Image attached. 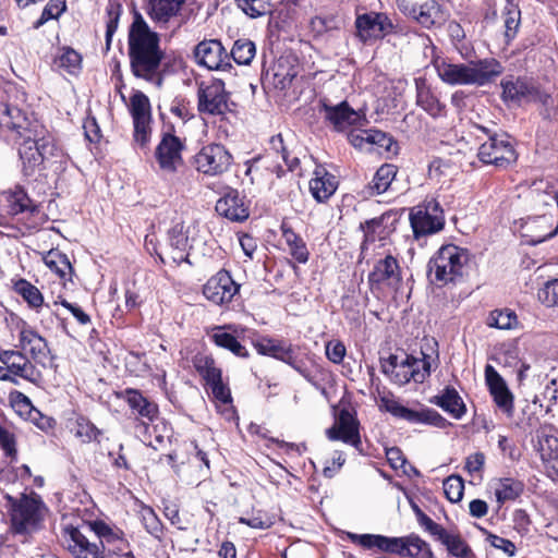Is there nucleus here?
Segmentation results:
<instances>
[{
	"label": "nucleus",
	"instance_id": "nucleus-38",
	"mask_svg": "<svg viewBox=\"0 0 558 558\" xmlns=\"http://www.w3.org/2000/svg\"><path fill=\"white\" fill-rule=\"evenodd\" d=\"M534 448L544 463L558 471V438L553 435L537 434Z\"/></svg>",
	"mask_w": 558,
	"mask_h": 558
},
{
	"label": "nucleus",
	"instance_id": "nucleus-59",
	"mask_svg": "<svg viewBox=\"0 0 558 558\" xmlns=\"http://www.w3.org/2000/svg\"><path fill=\"white\" fill-rule=\"evenodd\" d=\"M505 36L508 40L514 38L520 26V10L511 5L505 11Z\"/></svg>",
	"mask_w": 558,
	"mask_h": 558
},
{
	"label": "nucleus",
	"instance_id": "nucleus-62",
	"mask_svg": "<svg viewBox=\"0 0 558 558\" xmlns=\"http://www.w3.org/2000/svg\"><path fill=\"white\" fill-rule=\"evenodd\" d=\"M151 120H142L133 122L134 142L142 148L146 147L151 136Z\"/></svg>",
	"mask_w": 558,
	"mask_h": 558
},
{
	"label": "nucleus",
	"instance_id": "nucleus-4",
	"mask_svg": "<svg viewBox=\"0 0 558 558\" xmlns=\"http://www.w3.org/2000/svg\"><path fill=\"white\" fill-rule=\"evenodd\" d=\"M469 260L466 248L454 244L442 245L428 262L430 281L440 286L454 283L465 274Z\"/></svg>",
	"mask_w": 558,
	"mask_h": 558
},
{
	"label": "nucleus",
	"instance_id": "nucleus-29",
	"mask_svg": "<svg viewBox=\"0 0 558 558\" xmlns=\"http://www.w3.org/2000/svg\"><path fill=\"white\" fill-rule=\"evenodd\" d=\"M398 172V168L391 163L381 165L375 172L372 181L364 186L362 193L365 197L380 195L388 191Z\"/></svg>",
	"mask_w": 558,
	"mask_h": 558
},
{
	"label": "nucleus",
	"instance_id": "nucleus-45",
	"mask_svg": "<svg viewBox=\"0 0 558 558\" xmlns=\"http://www.w3.org/2000/svg\"><path fill=\"white\" fill-rule=\"evenodd\" d=\"M494 489L497 501L504 504L519 497L523 490V485L517 480L506 477L498 480Z\"/></svg>",
	"mask_w": 558,
	"mask_h": 558
},
{
	"label": "nucleus",
	"instance_id": "nucleus-63",
	"mask_svg": "<svg viewBox=\"0 0 558 558\" xmlns=\"http://www.w3.org/2000/svg\"><path fill=\"white\" fill-rule=\"evenodd\" d=\"M295 76L296 71L293 68L284 69L278 63L274 72V84L277 88L286 89L290 87Z\"/></svg>",
	"mask_w": 558,
	"mask_h": 558
},
{
	"label": "nucleus",
	"instance_id": "nucleus-19",
	"mask_svg": "<svg viewBox=\"0 0 558 558\" xmlns=\"http://www.w3.org/2000/svg\"><path fill=\"white\" fill-rule=\"evenodd\" d=\"M357 36L362 41L383 38L392 29V23L383 13L369 12L357 15L355 20Z\"/></svg>",
	"mask_w": 558,
	"mask_h": 558
},
{
	"label": "nucleus",
	"instance_id": "nucleus-17",
	"mask_svg": "<svg viewBox=\"0 0 558 558\" xmlns=\"http://www.w3.org/2000/svg\"><path fill=\"white\" fill-rule=\"evenodd\" d=\"M400 282V267L398 260L391 255L379 259L368 275V283L372 290H380L383 288L397 289Z\"/></svg>",
	"mask_w": 558,
	"mask_h": 558
},
{
	"label": "nucleus",
	"instance_id": "nucleus-34",
	"mask_svg": "<svg viewBox=\"0 0 558 558\" xmlns=\"http://www.w3.org/2000/svg\"><path fill=\"white\" fill-rule=\"evenodd\" d=\"M533 86V84H530L526 81L519 77L502 80V99L506 102H512L517 105L529 102V99L531 98L532 95L531 93Z\"/></svg>",
	"mask_w": 558,
	"mask_h": 558
},
{
	"label": "nucleus",
	"instance_id": "nucleus-9",
	"mask_svg": "<svg viewBox=\"0 0 558 558\" xmlns=\"http://www.w3.org/2000/svg\"><path fill=\"white\" fill-rule=\"evenodd\" d=\"M410 223L415 239L442 230L445 215L439 202L434 197H426L414 206L410 211Z\"/></svg>",
	"mask_w": 558,
	"mask_h": 558
},
{
	"label": "nucleus",
	"instance_id": "nucleus-6",
	"mask_svg": "<svg viewBox=\"0 0 558 558\" xmlns=\"http://www.w3.org/2000/svg\"><path fill=\"white\" fill-rule=\"evenodd\" d=\"M380 368L395 384L403 386L411 380L423 383L429 375L430 363L425 355L424 359L405 355L399 360L398 355L391 354L380 361Z\"/></svg>",
	"mask_w": 558,
	"mask_h": 558
},
{
	"label": "nucleus",
	"instance_id": "nucleus-15",
	"mask_svg": "<svg viewBox=\"0 0 558 558\" xmlns=\"http://www.w3.org/2000/svg\"><path fill=\"white\" fill-rule=\"evenodd\" d=\"M239 290L240 284L232 279L230 272L221 269L204 284L203 294L214 304L222 305L231 302Z\"/></svg>",
	"mask_w": 558,
	"mask_h": 558
},
{
	"label": "nucleus",
	"instance_id": "nucleus-5",
	"mask_svg": "<svg viewBox=\"0 0 558 558\" xmlns=\"http://www.w3.org/2000/svg\"><path fill=\"white\" fill-rule=\"evenodd\" d=\"M354 543L364 548H377L380 551L393 555H408L411 558H433L429 545L417 535L404 537H388L376 534H352Z\"/></svg>",
	"mask_w": 558,
	"mask_h": 558
},
{
	"label": "nucleus",
	"instance_id": "nucleus-37",
	"mask_svg": "<svg viewBox=\"0 0 558 558\" xmlns=\"http://www.w3.org/2000/svg\"><path fill=\"white\" fill-rule=\"evenodd\" d=\"M43 260L45 265L63 281H71L73 267L66 254L57 248H52L44 254Z\"/></svg>",
	"mask_w": 558,
	"mask_h": 558
},
{
	"label": "nucleus",
	"instance_id": "nucleus-25",
	"mask_svg": "<svg viewBox=\"0 0 558 558\" xmlns=\"http://www.w3.org/2000/svg\"><path fill=\"white\" fill-rule=\"evenodd\" d=\"M0 362L5 365L10 376H19L23 379L35 381L37 372L31 361L20 351H2Z\"/></svg>",
	"mask_w": 558,
	"mask_h": 558
},
{
	"label": "nucleus",
	"instance_id": "nucleus-49",
	"mask_svg": "<svg viewBox=\"0 0 558 558\" xmlns=\"http://www.w3.org/2000/svg\"><path fill=\"white\" fill-rule=\"evenodd\" d=\"M230 58L240 65H248L256 54V46L250 39H238L234 41Z\"/></svg>",
	"mask_w": 558,
	"mask_h": 558
},
{
	"label": "nucleus",
	"instance_id": "nucleus-11",
	"mask_svg": "<svg viewBox=\"0 0 558 558\" xmlns=\"http://www.w3.org/2000/svg\"><path fill=\"white\" fill-rule=\"evenodd\" d=\"M197 110L206 116H225L230 111L229 94L222 80L201 83L197 89Z\"/></svg>",
	"mask_w": 558,
	"mask_h": 558
},
{
	"label": "nucleus",
	"instance_id": "nucleus-22",
	"mask_svg": "<svg viewBox=\"0 0 558 558\" xmlns=\"http://www.w3.org/2000/svg\"><path fill=\"white\" fill-rule=\"evenodd\" d=\"M325 120L328 121L336 131H344L349 126L359 125L362 121V116L352 109L347 101L338 105L323 104Z\"/></svg>",
	"mask_w": 558,
	"mask_h": 558
},
{
	"label": "nucleus",
	"instance_id": "nucleus-12",
	"mask_svg": "<svg viewBox=\"0 0 558 558\" xmlns=\"http://www.w3.org/2000/svg\"><path fill=\"white\" fill-rule=\"evenodd\" d=\"M185 149V140L166 132L155 149V159L161 172L174 174L183 167L182 153Z\"/></svg>",
	"mask_w": 558,
	"mask_h": 558
},
{
	"label": "nucleus",
	"instance_id": "nucleus-32",
	"mask_svg": "<svg viewBox=\"0 0 558 558\" xmlns=\"http://www.w3.org/2000/svg\"><path fill=\"white\" fill-rule=\"evenodd\" d=\"M231 325L215 326L209 333L210 340L219 348L230 351L235 356L248 357L247 349L227 329H231Z\"/></svg>",
	"mask_w": 558,
	"mask_h": 558
},
{
	"label": "nucleus",
	"instance_id": "nucleus-13",
	"mask_svg": "<svg viewBox=\"0 0 558 558\" xmlns=\"http://www.w3.org/2000/svg\"><path fill=\"white\" fill-rule=\"evenodd\" d=\"M381 407L385 411L398 418H402L412 424H425L438 428H446L450 423L440 415L436 410L423 408L421 410H412L395 399L381 398Z\"/></svg>",
	"mask_w": 558,
	"mask_h": 558
},
{
	"label": "nucleus",
	"instance_id": "nucleus-58",
	"mask_svg": "<svg viewBox=\"0 0 558 558\" xmlns=\"http://www.w3.org/2000/svg\"><path fill=\"white\" fill-rule=\"evenodd\" d=\"M64 10V0H49L41 12L39 20L36 22V27L41 26L49 20L58 19Z\"/></svg>",
	"mask_w": 558,
	"mask_h": 558
},
{
	"label": "nucleus",
	"instance_id": "nucleus-16",
	"mask_svg": "<svg viewBox=\"0 0 558 558\" xmlns=\"http://www.w3.org/2000/svg\"><path fill=\"white\" fill-rule=\"evenodd\" d=\"M253 345L257 353L279 360L299 372L302 376L307 378L305 369H303L296 361V356L291 344L284 340H279L270 337H260L253 341Z\"/></svg>",
	"mask_w": 558,
	"mask_h": 558
},
{
	"label": "nucleus",
	"instance_id": "nucleus-10",
	"mask_svg": "<svg viewBox=\"0 0 558 558\" xmlns=\"http://www.w3.org/2000/svg\"><path fill=\"white\" fill-rule=\"evenodd\" d=\"M233 162L230 151L221 144H207L193 157L195 169L205 175L217 177L227 172Z\"/></svg>",
	"mask_w": 558,
	"mask_h": 558
},
{
	"label": "nucleus",
	"instance_id": "nucleus-41",
	"mask_svg": "<svg viewBox=\"0 0 558 558\" xmlns=\"http://www.w3.org/2000/svg\"><path fill=\"white\" fill-rule=\"evenodd\" d=\"M4 195L9 210L12 215H19L24 211L33 213L36 210V206L33 205L32 199L20 185H15L13 189L5 191Z\"/></svg>",
	"mask_w": 558,
	"mask_h": 558
},
{
	"label": "nucleus",
	"instance_id": "nucleus-24",
	"mask_svg": "<svg viewBox=\"0 0 558 558\" xmlns=\"http://www.w3.org/2000/svg\"><path fill=\"white\" fill-rule=\"evenodd\" d=\"M215 209L220 216L236 222H242L250 216L248 207L236 190H229L220 197Z\"/></svg>",
	"mask_w": 558,
	"mask_h": 558
},
{
	"label": "nucleus",
	"instance_id": "nucleus-31",
	"mask_svg": "<svg viewBox=\"0 0 558 558\" xmlns=\"http://www.w3.org/2000/svg\"><path fill=\"white\" fill-rule=\"evenodd\" d=\"M19 341L22 350L28 352L35 360H45L49 353L48 343L29 326H23Z\"/></svg>",
	"mask_w": 558,
	"mask_h": 558
},
{
	"label": "nucleus",
	"instance_id": "nucleus-57",
	"mask_svg": "<svg viewBox=\"0 0 558 558\" xmlns=\"http://www.w3.org/2000/svg\"><path fill=\"white\" fill-rule=\"evenodd\" d=\"M538 300L546 306H558V279L547 281L537 292Z\"/></svg>",
	"mask_w": 558,
	"mask_h": 558
},
{
	"label": "nucleus",
	"instance_id": "nucleus-53",
	"mask_svg": "<svg viewBox=\"0 0 558 558\" xmlns=\"http://www.w3.org/2000/svg\"><path fill=\"white\" fill-rule=\"evenodd\" d=\"M270 149L276 154L277 157L282 159L289 171H293L299 167V158L296 156H291L281 134H277L271 137Z\"/></svg>",
	"mask_w": 558,
	"mask_h": 558
},
{
	"label": "nucleus",
	"instance_id": "nucleus-23",
	"mask_svg": "<svg viewBox=\"0 0 558 558\" xmlns=\"http://www.w3.org/2000/svg\"><path fill=\"white\" fill-rule=\"evenodd\" d=\"M63 538L68 549L80 558L81 555L93 556L98 558L100 553L99 545L95 542H89L86 535L82 532L80 526L66 524L63 527Z\"/></svg>",
	"mask_w": 558,
	"mask_h": 558
},
{
	"label": "nucleus",
	"instance_id": "nucleus-60",
	"mask_svg": "<svg viewBox=\"0 0 558 558\" xmlns=\"http://www.w3.org/2000/svg\"><path fill=\"white\" fill-rule=\"evenodd\" d=\"M310 25L313 32L320 35L329 31L338 29L339 21L335 15L314 16Z\"/></svg>",
	"mask_w": 558,
	"mask_h": 558
},
{
	"label": "nucleus",
	"instance_id": "nucleus-52",
	"mask_svg": "<svg viewBox=\"0 0 558 558\" xmlns=\"http://www.w3.org/2000/svg\"><path fill=\"white\" fill-rule=\"evenodd\" d=\"M234 3L251 19H257L270 12L269 0H234Z\"/></svg>",
	"mask_w": 558,
	"mask_h": 558
},
{
	"label": "nucleus",
	"instance_id": "nucleus-14",
	"mask_svg": "<svg viewBox=\"0 0 558 558\" xmlns=\"http://www.w3.org/2000/svg\"><path fill=\"white\" fill-rule=\"evenodd\" d=\"M194 56L197 63L208 70L227 71L232 68L229 52L217 39L203 40L197 44Z\"/></svg>",
	"mask_w": 558,
	"mask_h": 558
},
{
	"label": "nucleus",
	"instance_id": "nucleus-18",
	"mask_svg": "<svg viewBox=\"0 0 558 558\" xmlns=\"http://www.w3.org/2000/svg\"><path fill=\"white\" fill-rule=\"evenodd\" d=\"M485 381L488 387V391L493 397L496 405L508 416L511 417L513 415V400L514 397L510 389L507 386L505 379L499 375V373L492 366L487 364L485 366Z\"/></svg>",
	"mask_w": 558,
	"mask_h": 558
},
{
	"label": "nucleus",
	"instance_id": "nucleus-28",
	"mask_svg": "<svg viewBox=\"0 0 558 558\" xmlns=\"http://www.w3.org/2000/svg\"><path fill=\"white\" fill-rule=\"evenodd\" d=\"M337 190V180L325 168L316 167L314 177L310 181V191L313 197L323 203L327 201Z\"/></svg>",
	"mask_w": 558,
	"mask_h": 558
},
{
	"label": "nucleus",
	"instance_id": "nucleus-47",
	"mask_svg": "<svg viewBox=\"0 0 558 558\" xmlns=\"http://www.w3.org/2000/svg\"><path fill=\"white\" fill-rule=\"evenodd\" d=\"M14 290L20 294L29 307L38 311L44 305V296L39 289L25 279H20L14 284Z\"/></svg>",
	"mask_w": 558,
	"mask_h": 558
},
{
	"label": "nucleus",
	"instance_id": "nucleus-43",
	"mask_svg": "<svg viewBox=\"0 0 558 558\" xmlns=\"http://www.w3.org/2000/svg\"><path fill=\"white\" fill-rule=\"evenodd\" d=\"M71 432L83 444L99 441L98 437L102 434L87 417L78 415L71 427Z\"/></svg>",
	"mask_w": 558,
	"mask_h": 558
},
{
	"label": "nucleus",
	"instance_id": "nucleus-64",
	"mask_svg": "<svg viewBox=\"0 0 558 558\" xmlns=\"http://www.w3.org/2000/svg\"><path fill=\"white\" fill-rule=\"evenodd\" d=\"M140 515L148 533L157 535L161 531L160 521L150 507H142Z\"/></svg>",
	"mask_w": 558,
	"mask_h": 558
},
{
	"label": "nucleus",
	"instance_id": "nucleus-36",
	"mask_svg": "<svg viewBox=\"0 0 558 558\" xmlns=\"http://www.w3.org/2000/svg\"><path fill=\"white\" fill-rule=\"evenodd\" d=\"M22 110L15 106L0 102V126L16 131L19 135L32 131Z\"/></svg>",
	"mask_w": 558,
	"mask_h": 558
},
{
	"label": "nucleus",
	"instance_id": "nucleus-27",
	"mask_svg": "<svg viewBox=\"0 0 558 558\" xmlns=\"http://www.w3.org/2000/svg\"><path fill=\"white\" fill-rule=\"evenodd\" d=\"M416 104L433 118H440L446 114V105L440 102L436 94L426 84L425 80H415Z\"/></svg>",
	"mask_w": 558,
	"mask_h": 558
},
{
	"label": "nucleus",
	"instance_id": "nucleus-50",
	"mask_svg": "<svg viewBox=\"0 0 558 558\" xmlns=\"http://www.w3.org/2000/svg\"><path fill=\"white\" fill-rule=\"evenodd\" d=\"M440 17V5L436 0L426 1L417 8L414 20L422 26L429 28Z\"/></svg>",
	"mask_w": 558,
	"mask_h": 558
},
{
	"label": "nucleus",
	"instance_id": "nucleus-42",
	"mask_svg": "<svg viewBox=\"0 0 558 558\" xmlns=\"http://www.w3.org/2000/svg\"><path fill=\"white\" fill-rule=\"evenodd\" d=\"M436 539L446 546L448 553L457 558H466L471 551L462 537L445 527L436 535Z\"/></svg>",
	"mask_w": 558,
	"mask_h": 558
},
{
	"label": "nucleus",
	"instance_id": "nucleus-44",
	"mask_svg": "<svg viewBox=\"0 0 558 558\" xmlns=\"http://www.w3.org/2000/svg\"><path fill=\"white\" fill-rule=\"evenodd\" d=\"M129 111L135 121L151 120V107L149 98L141 90H136L130 97Z\"/></svg>",
	"mask_w": 558,
	"mask_h": 558
},
{
	"label": "nucleus",
	"instance_id": "nucleus-3",
	"mask_svg": "<svg viewBox=\"0 0 558 558\" xmlns=\"http://www.w3.org/2000/svg\"><path fill=\"white\" fill-rule=\"evenodd\" d=\"M11 529L17 534H28L37 531L44 519L46 507L35 493L19 496L4 495Z\"/></svg>",
	"mask_w": 558,
	"mask_h": 558
},
{
	"label": "nucleus",
	"instance_id": "nucleus-1",
	"mask_svg": "<svg viewBox=\"0 0 558 558\" xmlns=\"http://www.w3.org/2000/svg\"><path fill=\"white\" fill-rule=\"evenodd\" d=\"M128 54L132 74L158 87L162 85L161 63L165 52L159 36L141 14H135L129 29Z\"/></svg>",
	"mask_w": 558,
	"mask_h": 558
},
{
	"label": "nucleus",
	"instance_id": "nucleus-48",
	"mask_svg": "<svg viewBox=\"0 0 558 558\" xmlns=\"http://www.w3.org/2000/svg\"><path fill=\"white\" fill-rule=\"evenodd\" d=\"M81 54L72 48H63L53 60V65L57 69L69 74H76L81 70Z\"/></svg>",
	"mask_w": 558,
	"mask_h": 558
},
{
	"label": "nucleus",
	"instance_id": "nucleus-21",
	"mask_svg": "<svg viewBox=\"0 0 558 558\" xmlns=\"http://www.w3.org/2000/svg\"><path fill=\"white\" fill-rule=\"evenodd\" d=\"M43 133L44 130H32L20 135L23 142L20 143L19 154L23 162V171L26 175H32L35 169L43 163L39 137Z\"/></svg>",
	"mask_w": 558,
	"mask_h": 558
},
{
	"label": "nucleus",
	"instance_id": "nucleus-7",
	"mask_svg": "<svg viewBox=\"0 0 558 558\" xmlns=\"http://www.w3.org/2000/svg\"><path fill=\"white\" fill-rule=\"evenodd\" d=\"M475 128L488 136L487 141L481 144L477 151V157L483 163L494 165L500 169H507L515 163L518 154L508 135L490 134L486 128L481 125Z\"/></svg>",
	"mask_w": 558,
	"mask_h": 558
},
{
	"label": "nucleus",
	"instance_id": "nucleus-51",
	"mask_svg": "<svg viewBox=\"0 0 558 558\" xmlns=\"http://www.w3.org/2000/svg\"><path fill=\"white\" fill-rule=\"evenodd\" d=\"M518 317L513 311L510 310H495L493 311L487 319L489 327L498 329L509 330L517 326Z\"/></svg>",
	"mask_w": 558,
	"mask_h": 558
},
{
	"label": "nucleus",
	"instance_id": "nucleus-56",
	"mask_svg": "<svg viewBox=\"0 0 558 558\" xmlns=\"http://www.w3.org/2000/svg\"><path fill=\"white\" fill-rule=\"evenodd\" d=\"M442 488L450 502H458L463 497L464 482L459 475H450L444 481Z\"/></svg>",
	"mask_w": 558,
	"mask_h": 558
},
{
	"label": "nucleus",
	"instance_id": "nucleus-35",
	"mask_svg": "<svg viewBox=\"0 0 558 558\" xmlns=\"http://www.w3.org/2000/svg\"><path fill=\"white\" fill-rule=\"evenodd\" d=\"M128 403L133 413L141 417L144 427L154 422L158 416V407L154 402L148 401L141 392L136 390H128Z\"/></svg>",
	"mask_w": 558,
	"mask_h": 558
},
{
	"label": "nucleus",
	"instance_id": "nucleus-8",
	"mask_svg": "<svg viewBox=\"0 0 558 558\" xmlns=\"http://www.w3.org/2000/svg\"><path fill=\"white\" fill-rule=\"evenodd\" d=\"M83 527H87L97 536L100 549L98 558L106 556L134 558L123 531L118 526L110 525L102 520H95L84 522Z\"/></svg>",
	"mask_w": 558,
	"mask_h": 558
},
{
	"label": "nucleus",
	"instance_id": "nucleus-61",
	"mask_svg": "<svg viewBox=\"0 0 558 558\" xmlns=\"http://www.w3.org/2000/svg\"><path fill=\"white\" fill-rule=\"evenodd\" d=\"M239 522L258 530L269 529L274 524L272 518L263 511H257L251 517H241Z\"/></svg>",
	"mask_w": 558,
	"mask_h": 558
},
{
	"label": "nucleus",
	"instance_id": "nucleus-46",
	"mask_svg": "<svg viewBox=\"0 0 558 558\" xmlns=\"http://www.w3.org/2000/svg\"><path fill=\"white\" fill-rule=\"evenodd\" d=\"M193 364L197 373L204 378L206 385L219 380L222 377V372L216 366L215 360L209 355H196Z\"/></svg>",
	"mask_w": 558,
	"mask_h": 558
},
{
	"label": "nucleus",
	"instance_id": "nucleus-55",
	"mask_svg": "<svg viewBox=\"0 0 558 558\" xmlns=\"http://www.w3.org/2000/svg\"><path fill=\"white\" fill-rule=\"evenodd\" d=\"M106 13L108 16L106 25V41L107 46L110 45L111 38L116 33L119 20L122 13V5L119 0H108L106 5Z\"/></svg>",
	"mask_w": 558,
	"mask_h": 558
},
{
	"label": "nucleus",
	"instance_id": "nucleus-26",
	"mask_svg": "<svg viewBox=\"0 0 558 558\" xmlns=\"http://www.w3.org/2000/svg\"><path fill=\"white\" fill-rule=\"evenodd\" d=\"M554 216L543 213L533 218H527L524 223L526 235L531 238V243L537 244L555 236L558 233V226L551 229Z\"/></svg>",
	"mask_w": 558,
	"mask_h": 558
},
{
	"label": "nucleus",
	"instance_id": "nucleus-39",
	"mask_svg": "<svg viewBox=\"0 0 558 558\" xmlns=\"http://www.w3.org/2000/svg\"><path fill=\"white\" fill-rule=\"evenodd\" d=\"M185 0H149V16L159 23H167L177 15Z\"/></svg>",
	"mask_w": 558,
	"mask_h": 558
},
{
	"label": "nucleus",
	"instance_id": "nucleus-54",
	"mask_svg": "<svg viewBox=\"0 0 558 558\" xmlns=\"http://www.w3.org/2000/svg\"><path fill=\"white\" fill-rule=\"evenodd\" d=\"M14 407L17 408V410L22 412H27L33 421H36V416H39L43 423H36L41 429H45L46 427H51V418L43 416L40 412L36 409H34L31 400L28 397H26L22 392H16L14 399H13Z\"/></svg>",
	"mask_w": 558,
	"mask_h": 558
},
{
	"label": "nucleus",
	"instance_id": "nucleus-40",
	"mask_svg": "<svg viewBox=\"0 0 558 558\" xmlns=\"http://www.w3.org/2000/svg\"><path fill=\"white\" fill-rule=\"evenodd\" d=\"M281 232L292 257L296 262L305 264L308 260L310 252L303 239L287 223L281 225Z\"/></svg>",
	"mask_w": 558,
	"mask_h": 558
},
{
	"label": "nucleus",
	"instance_id": "nucleus-33",
	"mask_svg": "<svg viewBox=\"0 0 558 558\" xmlns=\"http://www.w3.org/2000/svg\"><path fill=\"white\" fill-rule=\"evenodd\" d=\"M169 246L171 248L170 258L175 265L189 262L186 247L189 238L183 222L173 225L168 231Z\"/></svg>",
	"mask_w": 558,
	"mask_h": 558
},
{
	"label": "nucleus",
	"instance_id": "nucleus-2",
	"mask_svg": "<svg viewBox=\"0 0 558 558\" xmlns=\"http://www.w3.org/2000/svg\"><path fill=\"white\" fill-rule=\"evenodd\" d=\"M435 68L440 80L450 85L483 86L502 73L501 64L493 58L459 64L442 60Z\"/></svg>",
	"mask_w": 558,
	"mask_h": 558
},
{
	"label": "nucleus",
	"instance_id": "nucleus-20",
	"mask_svg": "<svg viewBox=\"0 0 558 558\" xmlns=\"http://www.w3.org/2000/svg\"><path fill=\"white\" fill-rule=\"evenodd\" d=\"M327 437L330 440H342L361 450L359 423L348 410L340 411L337 424L327 429Z\"/></svg>",
	"mask_w": 558,
	"mask_h": 558
},
{
	"label": "nucleus",
	"instance_id": "nucleus-30",
	"mask_svg": "<svg viewBox=\"0 0 558 558\" xmlns=\"http://www.w3.org/2000/svg\"><path fill=\"white\" fill-rule=\"evenodd\" d=\"M430 403L441 408L456 420L462 418L466 412L465 404L453 387H446L439 395L430 399Z\"/></svg>",
	"mask_w": 558,
	"mask_h": 558
}]
</instances>
